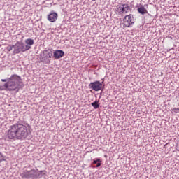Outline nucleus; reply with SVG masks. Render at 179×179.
Returning <instances> with one entry per match:
<instances>
[{
  "mask_svg": "<svg viewBox=\"0 0 179 179\" xmlns=\"http://www.w3.org/2000/svg\"><path fill=\"white\" fill-rule=\"evenodd\" d=\"M29 136L27 127L20 123L10 126L7 131V138L10 141H24Z\"/></svg>",
  "mask_w": 179,
  "mask_h": 179,
  "instance_id": "obj_1",
  "label": "nucleus"
},
{
  "mask_svg": "<svg viewBox=\"0 0 179 179\" xmlns=\"http://www.w3.org/2000/svg\"><path fill=\"white\" fill-rule=\"evenodd\" d=\"M21 78L19 76L13 74L8 79V81L4 84L5 90L8 92H19V86H20Z\"/></svg>",
  "mask_w": 179,
  "mask_h": 179,
  "instance_id": "obj_2",
  "label": "nucleus"
},
{
  "mask_svg": "<svg viewBox=\"0 0 179 179\" xmlns=\"http://www.w3.org/2000/svg\"><path fill=\"white\" fill-rule=\"evenodd\" d=\"M29 48L28 46H24V44L23 43H20L17 41L15 45H14V50H13V54H20V52H26L27 51V49Z\"/></svg>",
  "mask_w": 179,
  "mask_h": 179,
  "instance_id": "obj_3",
  "label": "nucleus"
},
{
  "mask_svg": "<svg viewBox=\"0 0 179 179\" xmlns=\"http://www.w3.org/2000/svg\"><path fill=\"white\" fill-rule=\"evenodd\" d=\"M135 23V17H134V15L132 14H129L128 15H126L123 18V27H131L132 24Z\"/></svg>",
  "mask_w": 179,
  "mask_h": 179,
  "instance_id": "obj_4",
  "label": "nucleus"
},
{
  "mask_svg": "<svg viewBox=\"0 0 179 179\" xmlns=\"http://www.w3.org/2000/svg\"><path fill=\"white\" fill-rule=\"evenodd\" d=\"M117 10L119 15H127L129 12H131V7L128 4H121L117 6Z\"/></svg>",
  "mask_w": 179,
  "mask_h": 179,
  "instance_id": "obj_5",
  "label": "nucleus"
},
{
  "mask_svg": "<svg viewBox=\"0 0 179 179\" xmlns=\"http://www.w3.org/2000/svg\"><path fill=\"white\" fill-rule=\"evenodd\" d=\"M90 89H92L95 92L100 91L101 89H103V83H100V81H95L93 83H90L89 85Z\"/></svg>",
  "mask_w": 179,
  "mask_h": 179,
  "instance_id": "obj_6",
  "label": "nucleus"
},
{
  "mask_svg": "<svg viewBox=\"0 0 179 179\" xmlns=\"http://www.w3.org/2000/svg\"><path fill=\"white\" fill-rule=\"evenodd\" d=\"M47 19L51 23H54V22H57L58 19V14L54 11H52L49 15H48Z\"/></svg>",
  "mask_w": 179,
  "mask_h": 179,
  "instance_id": "obj_7",
  "label": "nucleus"
},
{
  "mask_svg": "<svg viewBox=\"0 0 179 179\" xmlns=\"http://www.w3.org/2000/svg\"><path fill=\"white\" fill-rule=\"evenodd\" d=\"M64 52L62 50H55L53 52V57L56 59H59V58H62V57H64Z\"/></svg>",
  "mask_w": 179,
  "mask_h": 179,
  "instance_id": "obj_8",
  "label": "nucleus"
},
{
  "mask_svg": "<svg viewBox=\"0 0 179 179\" xmlns=\"http://www.w3.org/2000/svg\"><path fill=\"white\" fill-rule=\"evenodd\" d=\"M25 44L26 45H24V47H28L27 51H29V50L31 49V45H33L34 44V40L31 39V38H27L25 40Z\"/></svg>",
  "mask_w": 179,
  "mask_h": 179,
  "instance_id": "obj_9",
  "label": "nucleus"
},
{
  "mask_svg": "<svg viewBox=\"0 0 179 179\" xmlns=\"http://www.w3.org/2000/svg\"><path fill=\"white\" fill-rule=\"evenodd\" d=\"M53 54L52 49H48L43 51V56L50 59L52 58Z\"/></svg>",
  "mask_w": 179,
  "mask_h": 179,
  "instance_id": "obj_10",
  "label": "nucleus"
},
{
  "mask_svg": "<svg viewBox=\"0 0 179 179\" xmlns=\"http://www.w3.org/2000/svg\"><path fill=\"white\" fill-rule=\"evenodd\" d=\"M137 11L138 12V13H140L141 15H146V13H148V10H146V8H145V6H140L138 9Z\"/></svg>",
  "mask_w": 179,
  "mask_h": 179,
  "instance_id": "obj_11",
  "label": "nucleus"
},
{
  "mask_svg": "<svg viewBox=\"0 0 179 179\" xmlns=\"http://www.w3.org/2000/svg\"><path fill=\"white\" fill-rule=\"evenodd\" d=\"M29 178H31V177H37L36 171L34 169L29 171Z\"/></svg>",
  "mask_w": 179,
  "mask_h": 179,
  "instance_id": "obj_12",
  "label": "nucleus"
},
{
  "mask_svg": "<svg viewBox=\"0 0 179 179\" xmlns=\"http://www.w3.org/2000/svg\"><path fill=\"white\" fill-rule=\"evenodd\" d=\"M20 176L22 178H29V171H24Z\"/></svg>",
  "mask_w": 179,
  "mask_h": 179,
  "instance_id": "obj_13",
  "label": "nucleus"
},
{
  "mask_svg": "<svg viewBox=\"0 0 179 179\" xmlns=\"http://www.w3.org/2000/svg\"><path fill=\"white\" fill-rule=\"evenodd\" d=\"M42 61L45 64H50V62H51V59L49 57H46L44 55H43V58H42Z\"/></svg>",
  "mask_w": 179,
  "mask_h": 179,
  "instance_id": "obj_14",
  "label": "nucleus"
},
{
  "mask_svg": "<svg viewBox=\"0 0 179 179\" xmlns=\"http://www.w3.org/2000/svg\"><path fill=\"white\" fill-rule=\"evenodd\" d=\"M91 105L92 106V107H94V108H95V110H97V108H99V107L100 106L97 101L92 103Z\"/></svg>",
  "mask_w": 179,
  "mask_h": 179,
  "instance_id": "obj_15",
  "label": "nucleus"
},
{
  "mask_svg": "<svg viewBox=\"0 0 179 179\" xmlns=\"http://www.w3.org/2000/svg\"><path fill=\"white\" fill-rule=\"evenodd\" d=\"M6 50L8 52L12 51V50H15V45H9L8 46L6 47Z\"/></svg>",
  "mask_w": 179,
  "mask_h": 179,
  "instance_id": "obj_16",
  "label": "nucleus"
},
{
  "mask_svg": "<svg viewBox=\"0 0 179 179\" xmlns=\"http://www.w3.org/2000/svg\"><path fill=\"white\" fill-rule=\"evenodd\" d=\"M100 162L101 163V159H100V158H97L96 159H94L92 162V164H96L97 162Z\"/></svg>",
  "mask_w": 179,
  "mask_h": 179,
  "instance_id": "obj_17",
  "label": "nucleus"
},
{
  "mask_svg": "<svg viewBox=\"0 0 179 179\" xmlns=\"http://www.w3.org/2000/svg\"><path fill=\"white\" fill-rule=\"evenodd\" d=\"M171 111H173L174 113H179V108H171Z\"/></svg>",
  "mask_w": 179,
  "mask_h": 179,
  "instance_id": "obj_18",
  "label": "nucleus"
},
{
  "mask_svg": "<svg viewBox=\"0 0 179 179\" xmlns=\"http://www.w3.org/2000/svg\"><path fill=\"white\" fill-rule=\"evenodd\" d=\"M100 166H101V162H98L96 167L99 168V167H100Z\"/></svg>",
  "mask_w": 179,
  "mask_h": 179,
  "instance_id": "obj_19",
  "label": "nucleus"
},
{
  "mask_svg": "<svg viewBox=\"0 0 179 179\" xmlns=\"http://www.w3.org/2000/svg\"><path fill=\"white\" fill-rule=\"evenodd\" d=\"M2 157H3V155H2V153L0 152V163L1 162H2Z\"/></svg>",
  "mask_w": 179,
  "mask_h": 179,
  "instance_id": "obj_20",
  "label": "nucleus"
},
{
  "mask_svg": "<svg viewBox=\"0 0 179 179\" xmlns=\"http://www.w3.org/2000/svg\"><path fill=\"white\" fill-rule=\"evenodd\" d=\"M1 82H6V79H1Z\"/></svg>",
  "mask_w": 179,
  "mask_h": 179,
  "instance_id": "obj_21",
  "label": "nucleus"
},
{
  "mask_svg": "<svg viewBox=\"0 0 179 179\" xmlns=\"http://www.w3.org/2000/svg\"><path fill=\"white\" fill-rule=\"evenodd\" d=\"M39 172L40 173H44V172H45V171H40Z\"/></svg>",
  "mask_w": 179,
  "mask_h": 179,
  "instance_id": "obj_22",
  "label": "nucleus"
},
{
  "mask_svg": "<svg viewBox=\"0 0 179 179\" xmlns=\"http://www.w3.org/2000/svg\"><path fill=\"white\" fill-rule=\"evenodd\" d=\"M144 6H148V4H145Z\"/></svg>",
  "mask_w": 179,
  "mask_h": 179,
  "instance_id": "obj_23",
  "label": "nucleus"
},
{
  "mask_svg": "<svg viewBox=\"0 0 179 179\" xmlns=\"http://www.w3.org/2000/svg\"><path fill=\"white\" fill-rule=\"evenodd\" d=\"M92 1H96V0H92Z\"/></svg>",
  "mask_w": 179,
  "mask_h": 179,
  "instance_id": "obj_24",
  "label": "nucleus"
}]
</instances>
